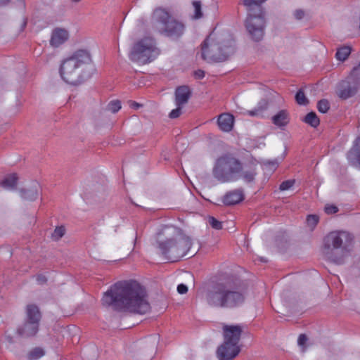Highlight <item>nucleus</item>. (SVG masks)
<instances>
[{
  "mask_svg": "<svg viewBox=\"0 0 360 360\" xmlns=\"http://www.w3.org/2000/svg\"><path fill=\"white\" fill-rule=\"evenodd\" d=\"M324 210L328 214H335L338 212V207L333 205H326Z\"/></svg>",
  "mask_w": 360,
  "mask_h": 360,
  "instance_id": "a19ab883",
  "label": "nucleus"
},
{
  "mask_svg": "<svg viewBox=\"0 0 360 360\" xmlns=\"http://www.w3.org/2000/svg\"><path fill=\"white\" fill-rule=\"evenodd\" d=\"M234 124V117L233 115L224 112L219 115L217 124L219 128L225 132H229L232 130Z\"/></svg>",
  "mask_w": 360,
  "mask_h": 360,
  "instance_id": "4468645a",
  "label": "nucleus"
},
{
  "mask_svg": "<svg viewBox=\"0 0 360 360\" xmlns=\"http://www.w3.org/2000/svg\"><path fill=\"white\" fill-rule=\"evenodd\" d=\"M240 351L239 345L224 340L217 349V355L219 360H231L239 354Z\"/></svg>",
  "mask_w": 360,
  "mask_h": 360,
  "instance_id": "9b49d317",
  "label": "nucleus"
},
{
  "mask_svg": "<svg viewBox=\"0 0 360 360\" xmlns=\"http://www.w3.org/2000/svg\"><path fill=\"white\" fill-rule=\"evenodd\" d=\"M160 54L155 39L146 37L136 41L131 51L130 59L139 64H146L153 61Z\"/></svg>",
  "mask_w": 360,
  "mask_h": 360,
  "instance_id": "1a4fd4ad",
  "label": "nucleus"
},
{
  "mask_svg": "<svg viewBox=\"0 0 360 360\" xmlns=\"http://www.w3.org/2000/svg\"><path fill=\"white\" fill-rule=\"evenodd\" d=\"M345 232H331L324 238L323 248V253L329 255L334 249L340 248L342 245V236H346Z\"/></svg>",
  "mask_w": 360,
  "mask_h": 360,
  "instance_id": "9d476101",
  "label": "nucleus"
},
{
  "mask_svg": "<svg viewBox=\"0 0 360 360\" xmlns=\"http://www.w3.org/2000/svg\"><path fill=\"white\" fill-rule=\"evenodd\" d=\"M181 114V106H177L176 108L175 109H173L169 116L170 118L172 119H175V118H177L179 117Z\"/></svg>",
  "mask_w": 360,
  "mask_h": 360,
  "instance_id": "ea45409f",
  "label": "nucleus"
},
{
  "mask_svg": "<svg viewBox=\"0 0 360 360\" xmlns=\"http://www.w3.org/2000/svg\"><path fill=\"white\" fill-rule=\"evenodd\" d=\"M193 6L194 8V19H199L202 16V5L200 1H194L193 2Z\"/></svg>",
  "mask_w": 360,
  "mask_h": 360,
  "instance_id": "c756f323",
  "label": "nucleus"
},
{
  "mask_svg": "<svg viewBox=\"0 0 360 360\" xmlns=\"http://www.w3.org/2000/svg\"><path fill=\"white\" fill-rule=\"evenodd\" d=\"M278 167V162L276 160H269L263 164V169L266 173H272Z\"/></svg>",
  "mask_w": 360,
  "mask_h": 360,
  "instance_id": "bb28decb",
  "label": "nucleus"
},
{
  "mask_svg": "<svg viewBox=\"0 0 360 360\" xmlns=\"http://www.w3.org/2000/svg\"><path fill=\"white\" fill-rule=\"evenodd\" d=\"M45 354L44 350L41 347L32 349L27 354L29 360H37Z\"/></svg>",
  "mask_w": 360,
  "mask_h": 360,
  "instance_id": "393cba45",
  "label": "nucleus"
},
{
  "mask_svg": "<svg viewBox=\"0 0 360 360\" xmlns=\"http://www.w3.org/2000/svg\"><path fill=\"white\" fill-rule=\"evenodd\" d=\"M243 199V191L236 189L226 193L223 197V202L226 205H233L240 202Z\"/></svg>",
  "mask_w": 360,
  "mask_h": 360,
  "instance_id": "2eb2a0df",
  "label": "nucleus"
},
{
  "mask_svg": "<svg viewBox=\"0 0 360 360\" xmlns=\"http://www.w3.org/2000/svg\"><path fill=\"white\" fill-rule=\"evenodd\" d=\"M351 53V48L349 46H342L338 49L335 57L340 61H345Z\"/></svg>",
  "mask_w": 360,
  "mask_h": 360,
  "instance_id": "b1692460",
  "label": "nucleus"
},
{
  "mask_svg": "<svg viewBox=\"0 0 360 360\" xmlns=\"http://www.w3.org/2000/svg\"><path fill=\"white\" fill-rule=\"evenodd\" d=\"M357 91L356 86H352L347 82L343 81L338 90V96L342 99H347L354 96Z\"/></svg>",
  "mask_w": 360,
  "mask_h": 360,
  "instance_id": "aec40b11",
  "label": "nucleus"
},
{
  "mask_svg": "<svg viewBox=\"0 0 360 360\" xmlns=\"http://www.w3.org/2000/svg\"><path fill=\"white\" fill-rule=\"evenodd\" d=\"M307 340H308V338L305 334L300 335L298 340H297V343L300 346L303 347V349H302L303 351H304L306 349L305 345H306Z\"/></svg>",
  "mask_w": 360,
  "mask_h": 360,
  "instance_id": "58836bf2",
  "label": "nucleus"
},
{
  "mask_svg": "<svg viewBox=\"0 0 360 360\" xmlns=\"http://www.w3.org/2000/svg\"><path fill=\"white\" fill-rule=\"evenodd\" d=\"M121 102L119 100H113L109 102L106 107V110L112 113H116L121 109Z\"/></svg>",
  "mask_w": 360,
  "mask_h": 360,
  "instance_id": "a878e982",
  "label": "nucleus"
},
{
  "mask_svg": "<svg viewBox=\"0 0 360 360\" xmlns=\"http://www.w3.org/2000/svg\"><path fill=\"white\" fill-rule=\"evenodd\" d=\"M141 106V105L136 102H132L131 104V108H139V107Z\"/></svg>",
  "mask_w": 360,
  "mask_h": 360,
  "instance_id": "09e8293b",
  "label": "nucleus"
},
{
  "mask_svg": "<svg viewBox=\"0 0 360 360\" xmlns=\"http://www.w3.org/2000/svg\"><path fill=\"white\" fill-rule=\"evenodd\" d=\"M350 154L352 158H360V137L354 141Z\"/></svg>",
  "mask_w": 360,
  "mask_h": 360,
  "instance_id": "cd10ccee",
  "label": "nucleus"
},
{
  "mask_svg": "<svg viewBox=\"0 0 360 360\" xmlns=\"http://www.w3.org/2000/svg\"><path fill=\"white\" fill-rule=\"evenodd\" d=\"M207 221L209 224L212 226V228L216 230H221L222 229V223L221 221L217 220L214 217L210 216L207 218Z\"/></svg>",
  "mask_w": 360,
  "mask_h": 360,
  "instance_id": "72a5a7b5",
  "label": "nucleus"
},
{
  "mask_svg": "<svg viewBox=\"0 0 360 360\" xmlns=\"http://www.w3.org/2000/svg\"><path fill=\"white\" fill-rule=\"evenodd\" d=\"M356 85L360 86V62L357 67L354 68L350 74Z\"/></svg>",
  "mask_w": 360,
  "mask_h": 360,
  "instance_id": "c85d7f7f",
  "label": "nucleus"
},
{
  "mask_svg": "<svg viewBox=\"0 0 360 360\" xmlns=\"http://www.w3.org/2000/svg\"><path fill=\"white\" fill-rule=\"evenodd\" d=\"M39 323L26 321L24 325L18 328V333L25 338L35 336L39 331Z\"/></svg>",
  "mask_w": 360,
  "mask_h": 360,
  "instance_id": "dca6fc26",
  "label": "nucleus"
},
{
  "mask_svg": "<svg viewBox=\"0 0 360 360\" xmlns=\"http://www.w3.org/2000/svg\"><path fill=\"white\" fill-rule=\"evenodd\" d=\"M272 123L279 128H284L290 122V114L286 110H281L271 117Z\"/></svg>",
  "mask_w": 360,
  "mask_h": 360,
  "instance_id": "6ab92c4d",
  "label": "nucleus"
},
{
  "mask_svg": "<svg viewBox=\"0 0 360 360\" xmlns=\"http://www.w3.org/2000/svg\"><path fill=\"white\" fill-rule=\"evenodd\" d=\"M152 20L155 30L165 37L178 39L184 33V24L165 8H156L153 12Z\"/></svg>",
  "mask_w": 360,
  "mask_h": 360,
  "instance_id": "0eeeda50",
  "label": "nucleus"
},
{
  "mask_svg": "<svg viewBox=\"0 0 360 360\" xmlns=\"http://www.w3.org/2000/svg\"><path fill=\"white\" fill-rule=\"evenodd\" d=\"M191 91L188 86H181L175 91V102L177 106H182L186 103L190 98Z\"/></svg>",
  "mask_w": 360,
  "mask_h": 360,
  "instance_id": "f3484780",
  "label": "nucleus"
},
{
  "mask_svg": "<svg viewBox=\"0 0 360 360\" xmlns=\"http://www.w3.org/2000/svg\"><path fill=\"white\" fill-rule=\"evenodd\" d=\"M153 244L166 259L174 262L188 255L192 241L180 229L161 225L157 229Z\"/></svg>",
  "mask_w": 360,
  "mask_h": 360,
  "instance_id": "f03ea898",
  "label": "nucleus"
},
{
  "mask_svg": "<svg viewBox=\"0 0 360 360\" xmlns=\"http://www.w3.org/2000/svg\"><path fill=\"white\" fill-rule=\"evenodd\" d=\"M18 6L20 10L23 12L25 9V0H18ZM9 2V0H0V6H5Z\"/></svg>",
  "mask_w": 360,
  "mask_h": 360,
  "instance_id": "4c0bfd02",
  "label": "nucleus"
},
{
  "mask_svg": "<svg viewBox=\"0 0 360 360\" xmlns=\"http://www.w3.org/2000/svg\"><path fill=\"white\" fill-rule=\"evenodd\" d=\"M65 233V229L64 226H58L55 229L53 233H52V238L55 240H58L60 239Z\"/></svg>",
  "mask_w": 360,
  "mask_h": 360,
  "instance_id": "2f4dec72",
  "label": "nucleus"
},
{
  "mask_svg": "<svg viewBox=\"0 0 360 360\" xmlns=\"http://www.w3.org/2000/svg\"><path fill=\"white\" fill-rule=\"evenodd\" d=\"M330 108L329 102L326 99H321L317 103V109L321 113H326Z\"/></svg>",
  "mask_w": 360,
  "mask_h": 360,
  "instance_id": "7c9ffc66",
  "label": "nucleus"
},
{
  "mask_svg": "<svg viewBox=\"0 0 360 360\" xmlns=\"http://www.w3.org/2000/svg\"><path fill=\"white\" fill-rule=\"evenodd\" d=\"M248 11L245 27L252 39L260 41L264 34V12L261 6L266 0H243Z\"/></svg>",
  "mask_w": 360,
  "mask_h": 360,
  "instance_id": "6e6552de",
  "label": "nucleus"
},
{
  "mask_svg": "<svg viewBox=\"0 0 360 360\" xmlns=\"http://www.w3.org/2000/svg\"><path fill=\"white\" fill-rule=\"evenodd\" d=\"M195 77L197 79H202L205 77V72L201 70H198L195 72Z\"/></svg>",
  "mask_w": 360,
  "mask_h": 360,
  "instance_id": "c03bdc74",
  "label": "nucleus"
},
{
  "mask_svg": "<svg viewBox=\"0 0 360 360\" xmlns=\"http://www.w3.org/2000/svg\"><path fill=\"white\" fill-rule=\"evenodd\" d=\"M234 44L231 34L226 32L219 33L214 29L202 44L201 57L208 62L226 60L234 53Z\"/></svg>",
  "mask_w": 360,
  "mask_h": 360,
  "instance_id": "20e7f679",
  "label": "nucleus"
},
{
  "mask_svg": "<svg viewBox=\"0 0 360 360\" xmlns=\"http://www.w3.org/2000/svg\"><path fill=\"white\" fill-rule=\"evenodd\" d=\"M22 192L23 194V198L27 200H34L38 196L37 189L33 191H23Z\"/></svg>",
  "mask_w": 360,
  "mask_h": 360,
  "instance_id": "c9c22d12",
  "label": "nucleus"
},
{
  "mask_svg": "<svg viewBox=\"0 0 360 360\" xmlns=\"http://www.w3.org/2000/svg\"><path fill=\"white\" fill-rule=\"evenodd\" d=\"M303 121L314 128L317 127L320 124V120L314 112L307 113Z\"/></svg>",
  "mask_w": 360,
  "mask_h": 360,
  "instance_id": "5701e85b",
  "label": "nucleus"
},
{
  "mask_svg": "<svg viewBox=\"0 0 360 360\" xmlns=\"http://www.w3.org/2000/svg\"><path fill=\"white\" fill-rule=\"evenodd\" d=\"M295 101L299 105H306L308 103V100L306 98L304 91L301 89L297 92L295 95Z\"/></svg>",
  "mask_w": 360,
  "mask_h": 360,
  "instance_id": "473e14b6",
  "label": "nucleus"
},
{
  "mask_svg": "<svg viewBox=\"0 0 360 360\" xmlns=\"http://www.w3.org/2000/svg\"><path fill=\"white\" fill-rule=\"evenodd\" d=\"M37 281L39 283H44L46 281V278L44 276H42V275H39L37 276Z\"/></svg>",
  "mask_w": 360,
  "mask_h": 360,
  "instance_id": "49530a36",
  "label": "nucleus"
},
{
  "mask_svg": "<svg viewBox=\"0 0 360 360\" xmlns=\"http://www.w3.org/2000/svg\"><path fill=\"white\" fill-rule=\"evenodd\" d=\"M27 18H23L22 23H21V28H20L21 31H22L25 28V27L27 25Z\"/></svg>",
  "mask_w": 360,
  "mask_h": 360,
  "instance_id": "de8ad7c7",
  "label": "nucleus"
},
{
  "mask_svg": "<svg viewBox=\"0 0 360 360\" xmlns=\"http://www.w3.org/2000/svg\"><path fill=\"white\" fill-rule=\"evenodd\" d=\"M177 291L179 294H185L188 292V288L184 284H179L177 286Z\"/></svg>",
  "mask_w": 360,
  "mask_h": 360,
  "instance_id": "79ce46f5",
  "label": "nucleus"
},
{
  "mask_svg": "<svg viewBox=\"0 0 360 360\" xmlns=\"http://www.w3.org/2000/svg\"><path fill=\"white\" fill-rule=\"evenodd\" d=\"M26 316V321L39 323L41 317L39 307L35 304H28L27 306Z\"/></svg>",
  "mask_w": 360,
  "mask_h": 360,
  "instance_id": "412c9836",
  "label": "nucleus"
},
{
  "mask_svg": "<svg viewBox=\"0 0 360 360\" xmlns=\"http://www.w3.org/2000/svg\"><path fill=\"white\" fill-rule=\"evenodd\" d=\"M268 108V101L266 99H262L258 102L254 109L247 110L244 114L250 117H263Z\"/></svg>",
  "mask_w": 360,
  "mask_h": 360,
  "instance_id": "a211bd4d",
  "label": "nucleus"
},
{
  "mask_svg": "<svg viewBox=\"0 0 360 360\" xmlns=\"http://www.w3.org/2000/svg\"><path fill=\"white\" fill-rule=\"evenodd\" d=\"M352 165L355 168L360 169V159H354V161L352 162Z\"/></svg>",
  "mask_w": 360,
  "mask_h": 360,
  "instance_id": "a18cd8bd",
  "label": "nucleus"
},
{
  "mask_svg": "<svg viewBox=\"0 0 360 360\" xmlns=\"http://www.w3.org/2000/svg\"><path fill=\"white\" fill-rule=\"evenodd\" d=\"M70 38L69 31L63 27L54 28L51 34L49 39L50 46L53 48H58L64 44Z\"/></svg>",
  "mask_w": 360,
  "mask_h": 360,
  "instance_id": "f8f14e48",
  "label": "nucleus"
},
{
  "mask_svg": "<svg viewBox=\"0 0 360 360\" xmlns=\"http://www.w3.org/2000/svg\"><path fill=\"white\" fill-rule=\"evenodd\" d=\"M294 15H295V18L296 19H302L304 15V13L303 11L302 10H297L295 13H294Z\"/></svg>",
  "mask_w": 360,
  "mask_h": 360,
  "instance_id": "37998d69",
  "label": "nucleus"
},
{
  "mask_svg": "<svg viewBox=\"0 0 360 360\" xmlns=\"http://www.w3.org/2000/svg\"><path fill=\"white\" fill-rule=\"evenodd\" d=\"M205 300L212 307L233 309L245 302V295L232 280L217 283L206 292Z\"/></svg>",
  "mask_w": 360,
  "mask_h": 360,
  "instance_id": "7ed1b4c3",
  "label": "nucleus"
},
{
  "mask_svg": "<svg viewBox=\"0 0 360 360\" xmlns=\"http://www.w3.org/2000/svg\"><path fill=\"white\" fill-rule=\"evenodd\" d=\"M295 181L294 179H289L283 181L279 186V190L281 191H285L290 189L295 184Z\"/></svg>",
  "mask_w": 360,
  "mask_h": 360,
  "instance_id": "f704fd0d",
  "label": "nucleus"
},
{
  "mask_svg": "<svg viewBox=\"0 0 360 360\" xmlns=\"http://www.w3.org/2000/svg\"><path fill=\"white\" fill-rule=\"evenodd\" d=\"M102 303L115 310L144 314L150 309L147 292L136 281H122L115 284L105 292Z\"/></svg>",
  "mask_w": 360,
  "mask_h": 360,
  "instance_id": "f257e3e1",
  "label": "nucleus"
},
{
  "mask_svg": "<svg viewBox=\"0 0 360 360\" xmlns=\"http://www.w3.org/2000/svg\"><path fill=\"white\" fill-rule=\"evenodd\" d=\"M255 170L256 164L252 160L241 163L238 159H219L214 174L222 182L241 178L244 181L250 183L255 180Z\"/></svg>",
  "mask_w": 360,
  "mask_h": 360,
  "instance_id": "39448f33",
  "label": "nucleus"
},
{
  "mask_svg": "<svg viewBox=\"0 0 360 360\" xmlns=\"http://www.w3.org/2000/svg\"><path fill=\"white\" fill-rule=\"evenodd\" d=\"M18 180L16 174H11L0 182V186L5 189H14L17 186Z\"/></svg>",
  "mask_w": 360,
  "mask_h": 360,
  "instance_id": "4be33fe9",
  "label": "nucleus"
},
{
  "mask_svg": "<svg viewBox=\"0 0 360 360\" xmlns=\"http://www.w3.org/2000/svg\"><path fill=\"white\" fill-rule=\"evenodd\" d=\"M319 222V217L315 214L309 215L307 219V225L314 229Z\"/></svg>",
  "mask_w": 360,
  "mask_h": 360,
  "instance_id": "e433bc0d",
  "label": "nucleus"
},
{
  "mask_svg": "<svg viewBox=\"0 0 360 360\" xmlns=\"http://www.w3.org/2000/svg\"><path fill=\"white\" fill-rule=\"evenodd\" d=\"M223 333L224 341L238 345L242 333V328L238 325H224L223 326Z\"/></svg>",
  "mask_w": 360,
  "mask_h": 360,
  "instance_id": "ddd939ff",
  "label": "nucleus"
},
{
  "mask_svg": "<svg viewBox=\"0 0 360 360\" xmlns=\"http://www.w3.org/2000/svg\"><path fill=\"white\" fill-rule=\"evenodd\" d=\"M91 64L92 59L89 52L79 49L62 62L60 68V76L65 82L77 85L84 81L85 69Z\"/></svg>",
  "mask_w": 360,
  "mask_h": 360,
  "instance_id": "423d86ee",
  "label": "nucleus"
}]
</instances>
